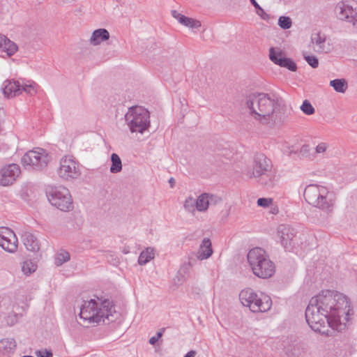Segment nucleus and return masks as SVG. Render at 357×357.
Wrapping results in <instances>:
<instances>
[{
  "mask_svg": "<svg viewBox=\"0 0 357 357\" xmlns=\"http://www.w3.org/2000/svg\"><path fill=\"white\" fill-rule=\"evenodd\" d=\"M351 309L347 298L331 291L322 292L313 298L305 311L307 324L314 331L328 333L326 325L341 331L349 321Z\"/></svg>",
  "mask_w": 357,
  "mask_h": 357,
  "instance_id": "obj_1",
  "label": "nucleus"
},
{
  "mask_svg": "<svg viewBox=\"0 0 357 357\" xmlns=\"http://www.w3.org/2000/svg\"><path fill=\"white\" fill-rule=\"evenodd\" d=\"M115 313L114 305L109 300L91 299L82 304L79 317L84 324H98L106 319L113 321Z\"/></svg>",
  "mask_w": 357,
  "mask_h": 357,
  "instance_id": "obj_2",
  "label": "nucleus"
},
{
  "mask_svg": "<svg viewBox=\"0 0 357 357\" xmlns=\"http://www.w3.org/2000/svg\"><path fill=\"white\" fill-rule=\"evenodd\" d=\"M247 107L251 116L264 124L273 123L276 119V102L267 95L252 94L246 100Z\"/></svg>",
  "mask_w": 357,
  "mask_h": 357,
  "instance_id": "obj_3",
  "label": "nucleus"
},
{
  "mask_svg": "<svg viewBox=\"0 0 357 357\" xmlns=\"http://www.w3.org/2000/svg\"><path fill=\"white\" fill-rule=\"evenodd\" d=\"M247 258L253 273L258 278L266 279L275 274V266L264 250L253 248L248 253Z\"/></svg>",
  "mask_w": 357,
  "mask_h": 357,
  "instance_id": "obj_4",
  "label": "nucleus"
},
{
  "mask_svg": "<svg viewBox=\"0 0 357 357\" xmlns=\"http://www.w3.org/2000/svg\"><path fill=\"white\" fill-rule=\"evenodd\" d=\"M124 117L126 125L132 133H143L150 126V113L143 107H130Z\"/></svg>",
  "mask_w": 357,
  "mask_h": 357,
  "instance_id": "obj_5",
  "label": "nucleus"
},
{
  "mask_svg": "<svg viewBox=\"0 0 357 357\" xmlns=\"http://www.w3.org/2000/svg\"><path fill=\"white\" fill-rule=\"evenodd\" d=\"M241 303L253 312H265L270 309L271 300L270 297L263 293L257 294L252 289L245 288L239 294Z\"/></svg>",
  "mask_w": 357,
  "mask_h": 357,
  "instance_id": "obj_6",
  "label": "nucleus"
},
{
  "mask_svg": "<svg viewBox=\"0 0 357 357\" xmlns=\"http://www.w3.org/2000/svg\"><path fill=\"white\" fill-rule=\"evenodd\" d=\"M38 85L32 80L20 79L6 80L3 82V93L8 98L19 96L22 92L33 96L37 92Z\"/></svg>",
  "mask_w": 357,
  "mask_h": 357,
  "instance_id": "obj_7",
  "label": "nucleus"
},
{
  "mask_svg": "<svg viewBox=\"0 0 357 357\" xmlns=\"http://www.w3.org/2000/svg\"><path fill=\"white\" fill-rule=\"evenodd\" d=\"M47 196L50 204L62 211H69L73 208L70 193L65 187L52 188L47 192Z\"/></svg>",
  "mask_w": 357,
  "mask_h": 357,
  "instance_id": "obj_8",
  "label": "nucleus"
},
{
  "mask_svg": "<svg viewBox=\"0 0 357 357\" xmlns=\"http://www.w3.org/2000/svg\"><path fill=\"white\" fill-rule=\"evenodd\" d=\"M50 160L47 152L40 148L27 151L22 158V163L24 167L29 166L35 170H42L47 167Z\"/></svg>",
  "mask_w": 357,
  "mask_h": 357,
  "instance_id": "obj_9",
  "label": "nucleus"
},
{
  "mask_svg": "<svg viewBox=\"0 0 357 357\" xmlns=\"http://www.w3.org/2000/svg\"><path fill=\"white\" fill-rule=\"evenodd\" d=\"M57 172L60 178L66 181L77 179L82 174L79 162L72 155L61 158Z\"/></svg>",
  "mask_w": 357,
  "mask_h": 357,
  "instance_id": "obj_10",
  "label": "nucleus"
},
{
  "mask_svg": "<svg viewBox=\"0 0 357 357\" xmlns=\"http://www.w3.org/2000/svg\"><path fill=\"white\" fill-rule=\"evenodd\" d=\"M328 190L321 185H309L304 191V197L305 200L313 206L317 207H324L326 204V196Z\"/></svg>",
  "mask_w": 357,
  "mask_h": 357,
  "instance_id": "obj_11",
  "label": "nucleus"
},
{
  "mask_svg": "<svg viewBox=\"0 0 357 357\" xmlns=\"http://www.w3.org/2000/svg\"><path fill=\"white\" fill-rule=\"evenodd\" d=\"M272 162L263 154L256 155L252 166V169L248 172L250 178H258L271 171Z\"/></svg>",
  "mask_w": 357,
  "mask_h": 357,
  "instance_id": "obj_12",
  "label": "nucleus"
},
{
  "mask_svg": "<svg viewBox=\"0 0 357 357\" xmlns=\"http://www.w3.org/2000/svg\"><path fill=\"white\" fill-rule=\"evenodd\" d=\"M0 246L10 253H14L17 250V238L14 231L8 227H0Z\"/></svg>",
  "mask_w": 357,
  "mask_h": 357,
  "instance_id": "obj_13",
  "label": "nucleus"
},
{
  "mask_svg": "<svg viewBox=\"0 0 357 357\" xmlns=\"http://www.w3.org/2000/svg\"><path fill=\"white\" fill-rule=\"evenodd\" d=\"M337 10H339V17L341 20H347L357 26V2L342 1L337 6Z\"/></svg>",
  "mask_w": 357,
  "mask_h": 357,
  "instance_id": "obj_14",
  "label": "nucleus"
},
{
  "mask_svg": "<svg viewBox=\"0 0 357 357\" xmlns=\"http://www.w3.org/2000/svg\"><path fill=\"white\" fill-rule=\"evenodd\" d=\"M21 173L18 165L12 163L3 167L0 169V185L8 186L12 185L19 177Z\"/></svg>",
  "mask_w": 357,
  "mask_h": 357,
  "instance_id": "obj_15",
  "label": "nucleus"
},
{
  "mask_svg": "<svg viewBox=\"0 0 357 357\" xmlns=\"http://www.w3.org/2000/svg\"><path fill=\"white\" fill-rule=\"evenodd\" d=\"M269 58L275 64L296 71V65L290 59L287 58L284 53L279 48L271 47L269 50Z\"/></svg>",
  "mask_w": 357,
  "mask_h": 357,
  "instance_id": "obj_16",
  "label": "nucleus"
},
{
  "mask_svg": "<svg viewBox=\"0 0 357 357\" xmlns=\"http://www.w3.org/2000/svg\"><path fill=\"white\" fill-rule=\"evenodd\" d=\"M23 243L26 248L31 252H37L40 249L37 238L31 232L24 231L22 235Z\"/></svg>",
  "mask_w": 357,
  "mask_h": 357,
  "instance_id": "obj_17",
  "label": "nucleus"
},
{
  "mask_svg": "<svg viewBox=\"0 0 357 357\" xmlns=\"http://www.w3.org/2000/svg\"><path fill=\"white\" fill-rule=\"evenodd\" d=\"M0 50L10 56L17 52V46L6 36L0 34Z\"/></svg>",
  "mask_w": 357,
  "mask_h": 357,
  "instance_id": "obj_18",
  "label": "nucleus"
},
{
  "mask_svg": "<svg viewBox=\"0 0 357 357\" xmlns=\"http://www.w3.org/2000/svg\"><path fill=\"white\" fill-rule=\"evenodd\" d=\"M213 250L210 239L208 238H204L197 252V259L200 260L208 259L211 256Z\"/></svg>",
  "mask_w": 357,
  "mask_h": 357,
  "instance_id": "obj_19",
  "label": "nucleus"
},
{
  "mask_svg": "<svg viewBox=\"0 0 357 357\" xmlns=\"http://www.w3.org/2000/svg\"><path fill=\"white\" fill-rule=\"evenodd\" d=\"M109 38V33L105 29H98L95 30L89 39V42L92 45H100L103 41Z\"/></svg>",
  "mask_w": 357,
  "mask_h": 357,
  "instance_id": "obj_20",
  "label": "nucleus"
},
{
  "mask_svg": "<svg viewBox=\"0 0 357 357\" xmlns=\"http://www.w3.org/2000/svg\"><path fill=\"white\" fill-rule=\"evenodd\" d=\"M16 342L13 338H3L0 340V353L9 354L15 352Z\"/></svg>",
  "mask_w": 357,
  "mask_h": 357,
  "instance_id": "obj_21",
  "label": "nucleus"
},
{
  "mask_svg": "<svg viewBox=\"0 0 357 357\" xmlns=\"http://www.w3.org/2000/svg\"><path fill=\"white\" fill-rule=\"evenodd\" d=\"M213 199V196L209 194L203 193L199 195L196 199L197 210L200 212L207 210Z\"/></svg>",
  "mask_w": 357,
  "mask_h": 357,
  "instance_id": "obj_22",
  "label": "nucleus"
},
{
  "mask_svg": "<svg viewBox=\"0 0 357 357\" xmlns=\"http://www.w3.org/2000/svg\"><path fill=\"white\" fill-rule=\"evenodd\" d=\"M155 257V250L153 248L149 247L143 250L138 258L139 265H145Z\"/></svg>",
  "mask_w": 357,
  "mask_h": 357,
  "instance_id": "obj_23",
  "label": "nucleus"
},
{
  "mask_svg": "<svg viewBox=\"0 0 357 357\" xmlns=\"http://www.w3.org/2000/svg\"><path fill=\"white\" fill-rule=\"evenodd\" d=\"M112 165L110 166V172L116 174L122 170V162L120 157L116 153H112L111 155Z\"/></svg>",
  "mask_w": 357,
  "mask_h": 357,
  "instance_id": "obj_24",
  "label": "nucleus"
},
{
  "mask_svg": "<svg viewBox=\"0 0 357 357\" xmlns=\"http://www.w3.org/2000/svg\"><path fill=\"white\" fill-rule=\"evenodd\" d=\"M330 85L333 86L337 92L339 93H344L347 88V82L343 79L332 80L330 82Z\"/></svg>",
  "mask_w": 357,
  "mask_h": 357,
  "instance_id": "obj_25",
  "label": "nucleus"
},
{
  "mask_svg": "<svg viewBox=\"0 0 357 357\" xmlns=\"http://www.w3.org/2000/svg\"><path fill=\"white\" fill-rule=\"evenodd\" d=\"M179 23L192 29H197L201 26V22L199 21L185 15L182 17Z\"/></svg>",
  "mask_w": 357,
  "mask_h": 357,
  "instance_id": "obj_26",
  "label": "nucleus"
},
{
  "mask_svg": "<svg viewBox=\"0 0 357 357\" xmlns=\"http://www.w3.org/2000/svg\"><path fill=\"white\" fill-rule=\"evenodd\" d=\"M183 207L188 213H194L197 210L196 199L192 197H188L185 200Z\"/></svg>",
  "mask_w": 357,
  "mask_h": 357,
  "instance_id": "obj_27",
  "label": "nucleus"
},
{
  "mask_svg": "<svg viewBox=\"0 0 357 357\" xmlns=\"http://www.w3.org/2000/svg\"><path fill=\"white\" fill-rule=\"evenodd\" d=\"M70 259V254L66 251H61L56 254L55 258V264L61 266L63 263Z\"/></svg>",
  "mask_w": 357,
  "mask_h": 357,
  "instance_id": "obj_28",
  "label": "nucleus"
},
{
  "mask_svg": "<svg viewBox=\"0 0 357 357\" xmlns=\"http://www.w3.org/2000/svg\"><path fill=\"white\" fill-rule=\"evenodd\" d=\"M36 269V265L31 261H26L23 263L22 270L26 275H29Z\"/></svg>",
  "mask_w": 357,
  "mask_h": 357,
  "instance_id": "obj_29",
  "label": "nucleus"
},
{
  "mask_svg": "<svg viewBox=\"0 0 357 357\" xmlns=\"http://www.w3.org/2000/svg\"><path fill=\"white\" fill-rule=\"evenodd\" d=\"M301 110L306 115H312L314 113V108L309 100H305L300 107Z\"/></svg>",
  "mask_w": 357,
  "mask_h": 357,
  "instance_id": "obj_30",
  "label": "nucleus"
},
{
  "mask_svg": "<svg viewBox=\"0 0 357 357\" xmlns=\"http://www.w3.org/2000/svg\"><path fill=\"white\" fill-rule=\"evenodd\" d=\"M18 319H19V314L15 312H13L9 313L5 317V321L6 322V324L10 326L15 325L17 322Z\"/></svg>",
  "mask_w": 357,
  "mask_h": 357,
  "instance_id": "obj_31",
  "label": "nucleus"
},
{
  "mask_svg": "<svg viewBox=\"0 0 357 357\" xmlns=\"http://www.w3.org/2000/svg\"><path fill=\"white\" fill-rule=\"evenodd\" d=\"M278 24L282 29H289L291 26V19L288 17L282 16L279 18Z\"/></svg>",
  "mask_w": 357,
  "mask_h": 357,
  "instance_id": "obj_32",
  "label": "nucleus"
},
{
  "mask_svg": "<svg viewBox=\"0 0 357 357\" xmlns=\"http://www.w3.org/2000/svg\"><path fill=\"white\" fill-rule=\"evenodd\" d=\"M257 204L259 206L266 208L273 204V199L271 198H259L257 200Z\"/></svg>",
  "mask_w": 357,
  "mask_h": 357,
  "instance_id": "obj_33",
  "label": "nucleus"
},
{
  "mask_svg": "<svg viewBox=\"0 0 357 357\" xmlns=\"http://www.w3.org/2000/svg\"><path fill=\"white\" fill-rule=\"evenodd\" d=\"M305 59L308 64L314 68H317L319 65L318 59L314 56L305 55Z\"/></svg>",
  "mask_w": 357,
  "mask_h": 357,
  "instance_id": "obj_34",
  "label": "nucleus"
},
{
  "mask_svg": "<svg viewBox=\"0 0 357 357\" xmlns=\"http://www.w3.org/2000/svg\"><path fill=\"white\" fill-rule=\"evenodd\" d=\"M164 331L165 328H162L158 332H157L155 336L151 337L149 340V344L154 345L158 341V340L162 336Z\"/></svg>",
  "mask_w": 357,
  "mask_h": 357,
  "instance_id": "obj_35",
  "label": "nucleus"
},
{
  "mask_svg": "<svg viewBox=\"0 0 357 357\" xmlns=\"http://www.w3.org/2000/svg\"><path fill=\"white\" fill-rule=\"evenodd\" d=\"M37 357H52V353L47 350H40L36 352Z\"/></svg>",
  "mask_w": 357,
  "mask_h": 357,
  "instance_id": "obj_36",
  "label": "nucleus"
},
{
  "mask_svg": "<svg viewBox=\"0 0 357 357\" xmlns=\"http://www.w3.org/2000/svg\"><path fill=\"white\" fill-rule=\"evenodd\" d=\"M327 149V145L325 143H320L316 147V152L318 153H324Z\"/></svg>",
  "mask_w": 357,
  "mask_h": 357,
  "instance_id": "obj_37",
  "label": "nucleus"
},
{
  "mask_svg": "<svg viewBox=\"0 0 357 357\" xmlns=\"http://www.w3.org/2000/svg\"><path fill=\"white\" fill-rule=\"evenodd\" d=\"M172 15L174 18L177 20L178 22L181 21L182 17L184 16L183 15L181 14L180 13H178L177 10H172Z\"/></svg>",
  "mask_w": 357,
  "mask_h": 357,
  "instance_id": "obj_38",
  "label": "nucleus"
},
{
  "mask_svg": "<svg viewBox=\"0 0 357 357\" xmlns=\"http://www.w3.org/2000/svg\"><path fill=\"white\" fill-rule=\"evenodd\" d=\"M252 4L255 7V8H257L258 10H257V13L259 14V11L260 12H264L263 11V9L259 6V5L257 3V2L255 1V0H250Z\"/></svg>",
  "mask_w": 357,
  "mask_h": 357,
  "instance_id": "obj_39",
  "label": "nucleus"
},
{
  "mask_svg": "<svg viewBox=\"0 0 357 357\" xmlns=\"http://www.w3.org/2000/svg\"><path fill=\"white\" fill-rule=\"evenodd\" d=\"M195 356V351H190L188 352L184 357H194Z\"/></svg>",
  "mask_w": 357,
  "mask_h": 357,
  "instance_id": "obj_40",
  "label": "nucleus"
},
{
  "mask_svg": "<svg viewBox=\"0 0 357 357\" xmlns=\"http://www.w3.org/2000/svg\"><path fill=\"white\" fill-rule=\"evenodd\" d=\"M169 183H170L171 187H173V185L175 183V180L174 179V178H170L169 180Z\"/></svg>",
  "mask_w": 357,
  "mask_h": 357,
  "instance_id": "obj_41",
  "label": "nucleus"
},
{
  "mask_svg": "<svg viewBox=\"0 0 357 357\" xmlns=\"http://www.w3.org/2000/svg\"><path fill=\"white\" fill-rule=\"evenodd\" d=\"M319 40H316V43L320 44L321 43L319 35H317Z\"/></svg>",
  "mask_w": 357,
  "mask_h": 357,
  "instance_id": "obj_42",
  "label": "nucleus"
},
{
  "mask_svg": "<svg viewBox=\"0 0 357 357\" xmlns=\"http://www.w3.org/2000/svg\"><path fill=\"white\" fill-rule=\"evenodd\" d=\"M282 243H286V241H287V240L285 239V238L282 236Z\"/></svg>",
  "mask_w": 357,
  "mask_h": 357,
  "instance_id": "obj_43",
  "label": "nucleus"
}]
</instances>
